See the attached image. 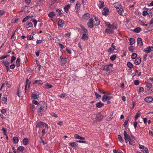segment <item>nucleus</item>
Here are the masks:
<instances>
[{
    "mask_svg": "<svg viewBox=\"0 0 153 153\" xmlns=\"http://www.w3.org/2000/svg\"><path fill=\"white\" fill-rule=\"evenodd\" d=\"M39 111L41 115L42 113L46 110L47 105L45 102L41 101L39 102Z\"/></svg>",
    "mask_w": 153,
    "mask_h": 153,
    "instance_id": "obj_1",
    "label": "nucleus"
},
{
    "mask_svg": "<svg viewBox=\"0 0 153 153\" xmlns=\"http://www.w3.org/2000/svg\"><path fill=\"white\" fill-rule=\"evenodd\" d=\"M88 27L89 28H92L94 26L93 19L91 18L90 19L87 23Z\"/></svg>",
    "mask_w": 153,
    "mask_h": 153,
    "instance_id": "obj_2",
    "label": "nucleus"
},
{
    "mask_svg": "<svg viewBox=\"0 0 153 153\" xmlns=\"http://www.w3.org/2000/svg\"><path fill=\"white\" fill-rule=\"evenodd\" d=\"M123 134L125 142L126 143H127L128 140L129 141V139H130V137L128 134H127V132L126 131L124 132Z\"/></svg>",
    "mask_w": 153,
    "mask_h": 153,
    "instance_id": "obj_3",
    "label": "nucleus"
},
{
    "mask_svg": "<svg viewBox=\"0 0 153 153\" xmlns=\"http://www.w3.org/2000/svg\"><path fill=\"white\" fill-rule=\"evenodd\" d=\"M64 24V21L62 19H60L58 22V25L59 27H62Z\"/></svg>",
    "mask_w": 153,
    "mask_h": 153,
    "instance_id": "obj_4",
    "label": "nucleus"
},
{
    "mask_svg": "<svg viewBox=\"0 0 153 153\" xmlns=\"http://www.w3.org/2000/svg\"><path fill=\"white\" fill-rule=\"evenodd\" d=\"M3 63L5 66L7 72H8L9 71V62H8L7 61H6L5 62L3 61Z\"/></svg>",
    "mask_w": 153,
    "mask_h": 153,
    "instance_id": "obj_5",
    "label": "nucleus"
},
{
    "mask_svg": "<svg viewBox=\"0 0 153 153\" xmlns=\"http://www.w3.org/2000/svg\"><path fill=\"white\" fill-rule=\"evenodd\" d=\"M141 62V58L138 57L134 60V63L136 65H139Z\"/></svg>",
    "mask_w": 153,
    "mask_h": 153,
    "instance_id": "obj_6",
    "label": "nucleus"
},
{
    "mask_svg": "<svg viewBox=\"0 0 153 153\" xmlns=\"http://www.w3.org/2000/svg\"><path fill=\"white\" fill-rule=\"evenodd\" d=\"M112 97L110 96H107L106 95H104L102 97V101L103 102H105L106 100H109Z\"/></svg>",
    "mask_w": 153,
    "mask_h": 153,
    "instance_id": "obj_7",
    "label": "nucleus"
},
{
    "mask_svg": "<svg viewBox=\"0 0 153 153\" xmlns=\"http://www.w3.org/2000/svg\"><path fill=\"white\" fill-rule=\"evenodd\" d=\"M145 101L147 102H150L152 101L153 98L152 97H149L145 99Z\"/></svg>",
    "mask_w": 153,
    "mask_h": 153,
    "instance_id": "obj_8",
    "label": "nucleus"
},
{
    "mask_svg": "<svg viewBox=\"0 0 153 153\" xmlns=\"http://www.w3.org/2000/svg\"><path fill=\"white\" fill-rule=\"evenodd\" d=\"M137 43L138 45L140 46H141L143 45L142 39L140 37L138 38L137 39Z\"/></svg>",
    "mask_w": 153,
    "mask_h": 153,
    "instance_id": "obj_9",
    "label": "nucleus"
},
{
    "mask_svg": "<svg viewBox=\"0 0 153 153\" xmlns=\"http://www.w3.org/2000/svg\"><path fill=\"white\" fill-rule=\"evenodd\" d=\"M104 12L103 13L104 15H106L108 13L109 11L107 7H105L103 8Z\"/></svg>",
    "mask_w": 153,
    "mask_h": 153,
    "instance_id": "obj_10",
    "label": "nucleus"
},
{
    "mask_svg": "<svg viewBox=\"0 0 153 153\" xmlns=\"http://www.w3.org/2000/svg\"><path fill=\"white\" fill-rule=\"evenodd\" d=\"M44 124H45V123L42 121H40L37 123V124L36 125V127L37 128H39L42 126H44Z\"/></svg>",
    "mask_w": 153,
    "mask_h": 153,
    "instance_id": "obj_11",
    "label": "nucleus"
},
{
    "mask_svg": "<svg viewBox=\"0 0 153 153\" xmlns=\"http://www.w3.org/2000/svg\"><path fill=\"white\" fill-rule=\"evenodd\" d=\"M39 94H37L34 93L32 94H31V97L33 99H37L39 97Z\"/></svg>",
    "mask_w": 153,
    "mask_h": 153,
    "instance_id": "obj_12",
    "label": "nucleus"
},
{
    "mask_svg": "<svg viewBox=\"0 0 153 153\" xmlns=\"http://www.w3.org/2000/svg\"><path fill=\"white\" fill-rule=\"evenodd\" d=\"M33 84H39V85H42L43 84V82L42 80H37L33 82Z\"/></svg>",
    "mask_w": 153,
    "mask_h": 153,
    "instance_id": "obj_13",
    "label": "nucleus"
},
{
    "mask_svg": "<svg viewBox=\"0 0 153 153\" xmlns=\"http://www.w3.org/2000/svg\"><path fill=\"white\" fill-rule=\"evenodd\" d=\"M56 15V14L53 12H51L49 13L48 14V16L49 17L51 18H54Z\"/></svg>",
    "mask_w": 153,
    "mask_h": 153,
    "instance_id": "obj_14",
    "label": "nucleus"
},
{
    "mask_svg": "<svg viewBox=\"0 0 153 153\" xmlns=\"http://www.w3.org/2000/svg\"><path fill=\"white\" fill-rule=\"evenodd\" d=\"M24 148L23 146H20L17 149V151L19 152H22L24 150Z\"/></svg>",
    "mask_w": 153,
    "mask_h": 153,
    "instance_id": "obj_15",
    "label": "nucleus"
},
{
    "mask_svg": "<svg viewBox=\"0 0 153 153\" xmlns=\"http://www.w3.org/2000/svg\"><path fill=\"white\" fill-rule=\"evenodd\" d=\"M144 51L146 53H150L151 50V47L150 46H148L146 48L144 49Z\"/></svg>",
    "mask_w": 153,
    "mask_h": 153,
    "instance_id": "obj_16",
    "label": "nucleus"
},
{
    "mask_svg": "<svg viewBox=\"0 0 153 153\" xmlns=\"http://www.w3.org/2000/svg\"><path fill=\"white\" fill-rule=\"evenodd\" d=\"M70 7V4H67L64 7V10L66 13H67L68 12Z\"/></svg>",
    "mask_w": 153,
    "mask_h": 153,
    "instance_id": "obj_17",
    "label": "nucleus"
},
{
    "mask_svg": "<svg viewBox=\"0 0 153 153\" xmlns=\"http://www.w3.org/2000/svg\"><path fill=\"white\" fill-rule=\"evenodd\" d=\"M104 105V104L101 103V102L100 101L96 104V107L100 108Z\"/></svg>",
    "mask_w": 153,
    "mask_h": 153,
    "instance_id": "obj_18",
    "label": "nucleus"
},
{
    "mask_svg": "<svg viewBox=\"0 0 153 153\" xmlns=\"http://www.w3.org/2000/svg\"><path fill=\"white\" fill-rule=\"evenodd\" d=\"M90 14L88 13H86L84 14L83 16V18L86 20H87L89 17Z\"/></svg>",
    "mask_w": 153,
    "mask_h": 153,
    "instance_id": "obj_19",
    "label": "nucleus"
},
{
    "mask_svg": "<svg viewBox=\"0 0 153 153\" xmlns=\"http://www.w3.org/2000/svg\"><path fill=\"white\" fill-rule=\"evenodd\" d=\"M29 82V79H27L26 81V84L25 85V90H26L27 89V86L28 85V88H29V87L30 86V82L28 84Z\"/></svg>",
    "mask_w": 153,
    "mask_h": 153,
    "instance_id": "obj_20",
    "label": "nucleus"
},
{
    "mask_svg": "<svg viewBox=\"0 0 153 153\" xmlns=\"http://www.w3.org/2000/svg\"><path fill=\"white\" fill-rule=\"evenodd\" d=\"M23 143L24 145H27L28 143V139L27 138H24L23 140Z\"/></svg>",
    "mask_w": 153,
    "mask_h": 153,
    "instance_id": "obj_21",
    "label": "nucleus"
},
{
    "mask_svg": "<svg viewBox=\"0 0 153 153\" xmlns=\"http://www.w3.org/2000/svg\"><path fill=\"white\" fill-rule=\"evenodd\" d=\"M129 40L130 41V45H132L134 44L135 43V40L133 38H131L129 39Z\"/></svg>",
    "mask_w": 153,
    "mask_h": 153,
    "instance_id": "obj_22",
    "label": "nucleus"
},
{
    "mask_svg": "<svg viewBox=\"0 0 153 153\" xmlns=\"http://www.w3.org/2000/svg\"><path fill=\"white\" fill-rule=\"evenodd\" d=\"M61 65H63L66 63V60L64 58H61Z\"/></svg>",
    "mask_w": 153,
    "mask_h": 153,
    "instance_id": "obj_23",
    "label": "nucleus"
},
{
    "mask_svg": "<svg viewBox=\"0 0 153 153\" xmlns=\"http://www.w3.org/2000/svg\"><path fill=\"white\" fill-rule=\"evenodd\" d=\"M20 58H18L16 60V65L17 67H19L20 65Z\"/></svg>",
    "mask_w": 153,
    "mask_h": 153,
    "instance_id": "obj_24",
    "label": "nucleus"
},
{
    "mask_svg": "<svg viewBox=\"0 0 153 153\" xmlns=\"http://www.w3.org/2000/svg\"><path fill=\"white\" fill-rule=\"evenodd\" d=\"M140 112L139 111H138L134 117L135 120H136L138 118L140 117Z\"/></svg>",
    "mask_w": 153,
    "mask_h": 153,
    "instance_id": "obj_25",
    "label": "nucleus"
},
{
    "mask_svg": "<svg viewBox=\"0 0 153 153\" xmlns=\"http://www.w3.org/2000/svg\"><path fill=\"white\" fill-rule=\"evenodd\" d=\"M141 28L140 27H137L134 29L133 31L134 32L137 33H139L141 30Z\"/></svg>",
    "mask_w": 153,
    "mask_h": 153,
    "instance_id": "obj_26",
    "label": "nucleus"
},
{
    "mask_svg": "<svg viewBox=\"0 0 153 153\" xmlns=\"http://www.w3.org/2000/svg\"><path fill=\"white\" fill-rule=\"evenodd\" d=\"M116 8L119 15H121L122 14V10H123V9L121 8L120 9L118 7L117 8V7H116Z\"/></svg>",
    "mask_w": 153,
    "mask_h": 153,
    "instance_id": "obj_27",
    "label": "nucleus"
},
{
    "mask_svg": "<svg viewBox=\"0 0 153 153\" xmlns=\"http://www.w3.org/2000/svg\"><path fill=\"white\" fill-rule=\"evenodd\" d=\"M69 144L71 147L77 146L78 145V144L75 142L70 143H69Z\"/></svg>",
    "mask_w": 153,
    "mask_h": 153,
    "instance_id": "obj_28",
    "label": "nucleus"
},
{
    "mask_svg": "<svg viewBox=\"0 0 153 153\" xmlns=\"http://www.w3.org/2000/svg\"><path fill=\"white\" fill-rule=\"evenodd\" d=\"M31 17L30 16H27L25 17L22 20V22H25L27 21Z\"/></svg>",
    "mask_w": 153,
    "mask_h": 153,
    "instance_id": "obj_29",
    "label": "nucleus"
},
{
    "mask_svg": "<svg viewBox=\"0 0 153 153\" xmlns=\"http://www.w3.org/2000/svg\"><path fill=\"white\" fill-rule=\"evenodd\" d=\"M146 87L147 88H148L149 89H147V90H150V88L152 87V84L149 82H147L146 83Z\"/></svg>",
    "mask_w": 153,
    "mask_h": 153,
    "instance_id": "obj_30",
    "label": "nucleus"
},
{
    "mask_svg": "<svg viewBox=\"0 0 153 153\" xmlns=\"http://www.w3.org/2000/svg\"><path fill=\"white\" fill-rule=\"evenodd\" d=\"M105 31L106 33L108 34L112 33L113 32L112 30L108 28L106 29H105Z\"/></svg>",
    "mask_w": 153,
    "mask_h": 153,
    "instance_id": "obj_31",
    "label": "nucleus"
},
{
    "mask_svg": "<svg viewBox=\"0 0 153 153\" xmlns=\"http://www.w3.org/2000/svg\"><path fill=\"white\" fill-rule=\"evenodd\" d=\"M127 65L128 67L130 69L132 68L133 66V65L129 62H127Z\"/></svg>",
    "mask_w": 153,
    "mask_h": 153,
    "instance_id": "obj_32",
    "label": "nucleus"
},
{
    "mask_svg": "<svg viewBox=\"0 0 153 153\" xmlns=\"http://www.w3.org/2000/svg\"><path fill=\"white\" fill-rule=\"evenodd\" d=\"M82 38L84 40H87L88 39V36L86 34L83 33L82 36Z\"/></svg>",
    "mask_w": 153,
    "mask_h": 153,
    "instance_id": "obj_33",
    "label": "nucleus"
},
{
    "mask_svg": "<svg viewBox=\"0 0 153 153\" xmlns=\"http://www.w3.org/2000/svg\"><path fill=\"white\" fill-rule=\"evenodd\" d=\"M13 141L15 143H17L19 141V139L16 137H15L13 138Z\"/></svg>",
    "mask_w": 153,
    "mask_h": 153,
    "instance_id": "obj_34",
    "label": "nucleus"
},
{
    "mask_svg": "<svg viewBox=\"0 0 153 153\" xmlns=\"http://www.w3.org/2000/svg\"><path fill=\"white\" fill-rule=\"evenodd\" d=\"M56 11L58 13V14H57L58 16H61L62 15V13L61 12V10H60L59 9H57L56 10Z\"/></svg>",
    "mask_w": 153,
    "mask_h": 153,
    "instance_id": "obj_35",
    "label": "nucleus"
},
{
    "mask_svg": "<svg viewBox=\"0 0 153 153\" xmlns=\"http://www.w3.org/2000/svg\"><path fill=\"white\" fill-rule=\"evenodd\" d=\"M117 56L115 54L113 55L110 58V59L111 61H114L116 58Z\"/></svg>",
    "mask_w": 153,
    "mask_h": 153,
    "instance_id": "obj_36",
    "label": "nucleus"
},
{
    "mask_svg": "<svg viewBox=\"0 0 153 153\" xmlns=\"http://www.w3.org/2000/svg\"><path fill=\"white\" fill-rule=\"evenodd\" d=\"M129 143L130 145H134V141L133 140H132L131 139H129Z\"/></svg>",
    "mask_w": 153,
    "mask_h": 153,
    "instance_id": "obj_37",
    "label": "nucleus"
},
{
    "mask_svg": "<svg viewBox=\"0 0 153 153\" xmlns=\"http://www.w3.org/2000/svg\"><path fill=\"white\" fill-rule=\"evenodd\" d=\"M7 99L5 97H3L2 99V103L3 104H6V102H7Z\"/></svg>",
    "mask_w": 153,
    "mask_h": 153,
    "instance_id": "obj_38",
    "label": "nucleus"
},
{
    "mask_svg": "<svg viewBox=\"0 0 153 153\" xmlns=\"http://www.w3.org/2000/svg\"><path fill=\"white\" fill-rule=\"evenodd\" d=\"M99 2L100 3L99 4V7L100 8H101L104 6V3L103 1H99Z\"/></svg>",
    "mask_w": 153,
    "mask_h": 153,
    "instance_id": "obj_39",
    "label": "nucleus"
},
{
    "mask_svg": "<svg viewBox=\"0 0 153 153\" xmlns=\"http://www.w3.org/2000/svg\"><path fill=\"white\" fill-rule=\"evenodd\" d=\"M31 21L33 22L34 23V26L35 27H36V25L37 23V21L35 19H32Z\"/></svg>",
    "mask_w": 153,
    "mask_h": 153,
    "instance_id": "obj_40",
    "label": "nucleus"
},
{
    "mask_svg": "<svg viewBox=\"0 0 153 153\" xmlns=\"http://www.w3.org/2000/svg\"><path fill=\"white\" fill-rule=\"evenodd\" d=\"M45 86L47 88H50L53 87V86L49 83H47L45 85Z\"/></svg>",
    "mask_w": 153,
    "mask_h": 153,
    "instance_id": "obj_41",
    "label": "nucleus"
},
{
    "mask_svg": "<svg viewBox=\"0 0 153 153\" xmlns=\"http://www.w3.org/2000/svg\"><path fill=\"white\" fill-rule=\"evenodd\" d=\"M137 57V54L135 53H133L131 56V58L133 59H135Z\"/></svg>",
    "mask_w": 153,
    "mask_h": 153,
    "instance_id": "obj_42",
    "label": "nucleus"
},
{
    "mask_svg": "<svg viewBox=\"0 0 153 153\" xmlns=\"http://www.w3.org/2000/svg\"><path fill=\"white\" fill-rule=\"evenodd\" d=\"M105 117H104V116H97V119L100 120H101L102 119H103L104 118H105Z\"/></svg>",
    "mask_w": 153,
    "mask_h": 153,
    "instance_id": "obj_43",
    "label": "nucleus"
},
{
    "mask_svg": "<svg viewBox=\"0 0 153 153\" xmlns=\"http://www.w3.org/2000/svg\"><path fill=\"white\" fill-rule=\"evenodd\" d=\"M94 93L95 95L96 99H99L100 98L101 96L100 95L97 93L96 92H94Z\"/></svg>",
    "mask_w": 153,
    "mask_h": 153,
    "instance_id": "obj_44",
    "label": "nucleus"
},
{
    "mask_svg": "<svg viewBox=\"0 0 153 153\" xmlns=\"http://www.w3.org/2000/svg\"><path fill=\"white\" fill-rule=\"evenodd\" d=\"M27 40H32L33 39V37L30 35L27 36Z\"/></svg>",
    "mask_w": 153,
    "mask_h": 153,
    "instance_id": "obj_45",
    "label": "nucleus"
},
{
    "mask_svg": "<svg viewBox=\"0 0 153 153\" xmlns=\"http://www.w3.org/2000/svg\"><path fill=\"white\" fill-rule=\"evenodd\" d=\"M16 58L14 56H12L11 57L10 63H12L16 59Z\"/></svg>",
    "mask_w": 153,
    "mask_h": 153,
    "instance_id": "obj_46",
    "label": "nucleus"
},
{
    "mask_svg": "<svg viewBox=\"0 0 153 153\" xmlns=\"http://www.w3.org/2000/svg\"><path fill=\"white\" fill-rule=\"evenodd\" d=\"M118 139L120 141V142L122 143L123 141V139L122 137L120 135H118Z\"/></svg>",
    "mask_w": 153,
    "mask_h": 153,
    "instance_id": "obj_47",
    "label": "nucleus"
},
{
    "mask_svg": "<svg viewBox=\"0 0 153 153\" xmlns=\"http://www.w3.org/2000/svg\"><path fill=\"white\" fill-rule=\"evenodd\" d=\"M142 151L144 153H148V149L147 148H144L142 150Z\"/></svg>",
    "mask_w": 153,
    "mask_h": 153,
    "instance_id": "obj_48",
    "label": "nucleus"
},
{
    "mask_svg": "<svg viewBox=\"0 0 153 153\" xmlns=\"http://www.w3.org/2000/svg\"><path fill=\"white\" fill-rule=\"evenodd\" d=\"M140 81L139 80H136L134 81V83L135 85H138L139 84Z\"/></svg>",
    "mask_w": 153,
    "mask_h": 153,
    "instance_id": "obj_49",
    "label": "nucleus"
},
{
    "mask_svg": "<svg viewBox=\"0 0 153 153\" xmlns=\"http://www.w3.org/2000/svg\"><path fill=\"white\" fill-rule=\"evenodd\" d=\"M106 25L108 26V27L109 28H111L112 27V25H111L110 24V23L109 22H106Z\"/></svg>",
    "mask_w": 153,
    "mask_h": 153,
    "instance_id": "obj_50",
    "label": "nucleus"
},
{
    "mask_svg": "<svg viewBox=\"0 0 153 153\" xmlns=\"http://www.w3.org/2000/svg\"><path fill=\"white\" fill-rule=\"evenodd\" d=\"M1 130L3 131L4 134L6 135L7 130L6 128L4 127L2 128Z\"/></svg>",
    "mask_w": 153,
    "mask_h": 153,
    "instance_id": "obj_51",
    "label": "nucleus"
},
{
    "mask_svg": "<svg viewBox=\"0 0 153 153\" xmlns=\"http://www.w3.org/2000/svg\"><path fill=\"white\" fill-rule=\"evenodd\" d=\"M51 114L52 116L54 117L55 118H57L58 117V115L52 112L51 113Z\"/></svg>",
    "mask_w": 153,
    "mask_h": 153,
    "instance_id": "obj_52",
    "label": "nucleus"
},
{
    "mask_svg": "<svg viewBox=\"0 0 153 153\" xmlns=\"http://www.w3.org/2000/svg\"><path fill=\"white\" fill-rule=\"evenodd\" d=\"M5 13V11L4 10H0V16H2Z\"/></svg>",
    "mask_w": 153,
    "mask_h": 153,
    "instance_id": "obj_53",
    "label": "nucleus"
},
{
    "mask_svg": "<svg viewBox=\"0 0 153 153\" xmlns=\"http://www.w3.org/2000/svg\"><path fill=\"white\" fill-rule=\"evenodd\" d=\"M129 120L128 119H127L124 122L123 124V126L124 127L126 126L127 125V124L128 123V122Z\"/></svg>",
    "mask_w": 153,
    "mask_h": 153,
    "instance_id": "obj_54",
    "label": "nucleus"
},
{
    "mask_svg": "<svg viewBox=\"0 0 153 153\" xmlns=\"http://www.w3.org/2000/svg\"><path fill=\"white\" fill-rule=\"evenodd\" d=\"M27 26H28L27 27V28H28L30 27H32L33 26V24L32 23L30 22L27 24Z\"/></svg>",
    "mask_w": 153,
    "mask_h": 153,
    "instance_id": "obj_55",
    "label": "nucleus"
},
{
    "mask_svg": "<svg viewBox=\"0 0 153 153\" xmlns=\"http://www.w3.org/2000/svg\"><path fill=\"white\" fill-rule=\"evenodd\" d=\"M137 123L136 121V120H135L134 122V127L135 129H136L137 126Z\"/></svg>",
    "mask_w": 153,
    "mask_h": 153,
    "instance_id": "obj_56",
    "label": "nucleus"
},
{
    "mask_svg": "<svg viewBox=\"0 0 153 153\" xmlns=\"http://www.w3.org/2000/svg\"><path fill=\"white\" fill-rule=\"evenodd\" d=\"M80 136L77 134H75L74 135V137L76 139H79Z\"/></svg>",
    "mask_w": 153,
    "mask_h": 153,
    "instance_id": "obj_57",
    "label": "nucleus"
},
{
    "mask_svg": "<svg viewBox=\"0 0 153 153\" xmlns=\"http://www.w3.org/2000/svg\"><path fill=\"white\" fill-rule=\"evenodd\" d=\"M129 50L130 51H131V53L134 52L133 48V46H130L129 47Z\"/></svg>",
    "mask_w": 153,
    "mask_h": 153,
    "instance_id": "obj_58",
    "label": "nucleus"
},
{
    "mask_svg": "<svg viewBox=\"0 0 153 153\" xmlns=\"http://www.w3.org/2000/svg\"><path fill=\"white\" fill-rule=\"evenodd\" d=\"M100 24V20H98L97 21H96L95 23H94V25L96 26H97L98 25Z\"/></svg>",
    "mask_w": 153,
    "mask_h": 153,
    "instance_id": "obj_59",
    "label": "nucleus"
},
{
    "mask_svg": "<svg viewBox=\"0 0 153 153\" xmlns=\"http://www.w3.org/2000/svg\"><path fill=\"white\" fill-rule=\"evenodd\" d=\"M33 102L34 103L35 105H39V103H38V102L35 100H33Z\"/></svg>",
    "mask_w": 153,
    "mask_h": 153,
    "instance_id": "obj_60",
    "label": "nucleus"
},
{
    "mask_svg": "<svg viewBox=\"0 0 153 153\" xmlns=\"http://www.w3.org/2000/svg\"><path fill=\"white\" fill-rule=\"evenodd\" d=\"M9 56V55H6L4 56H3L0 57V59H4L6 58L7 57Z\"/></svg>",
    "mask_w": 153,
    "mask_h": 153,
    "instance_id": "obj_61",
    "label": "nucleus"
},
{
    "mask_svg": "<svg viewBox=\"0 0 153 153\" xmlns=\"http://www.w3.org/2000/svg\"><path fill=\"white\" fill-rule=\"evenodd\" d=\"M148 14V13L146 11H143V15L144 16Z\"/></svg>",
    "mask_w": 153,
    "mask_h": 153,
    "instance_id": "obj_62",
    "label": "nucleus"
},
{
    "mask_svg": "<svg viewBox=\"0 0 153 153\" xmlns=\"http://www.w3.org/2000/svg\"><path fill=\"white\" fill-rule=\"evenodd\" d=\"M76 142L77 143H86V141H85L80 140L77 141H76Z\"/></svg>",
    "mask_w": 153,
    "mask_h": 153,
    "instance_id": "obj_63",
    "label": "nucleus"
},
{
    "mask_svg": "<svg viewBox=\"0 0 153 153\" xmlns=\"http://www.w3.org/2000/svg\"><path fill=\"white\" fill-rule=\"evenodd\" d=\"M80 5V3L79 1H77L76 4V7H79Z\"/></svg>",
    "mask_w": 153,
    "mask_h": 153,
    "instance_id": "obj_64",
    "label": "nucleus"
}]
</instances>
